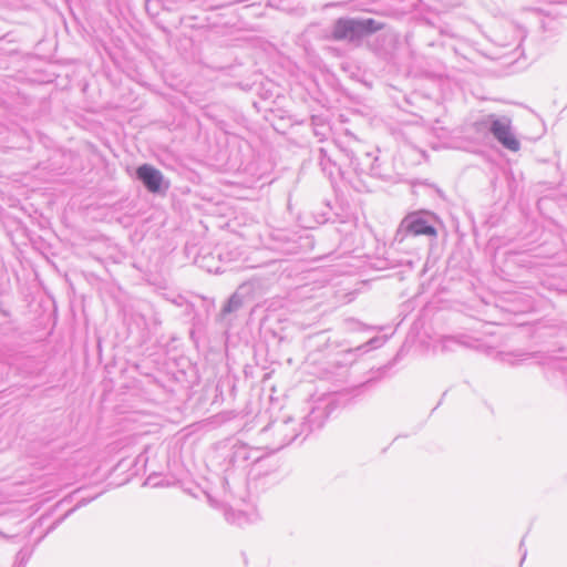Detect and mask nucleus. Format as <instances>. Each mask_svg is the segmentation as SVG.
Wrapping results in <instances>:
<instances>
[{"label":"nucleus","mask_w":567,"mask_h":567,"mask_svg":"<svg viewBox=\"0 0 567 567\" xmlns=\"http://www.w3.org/2000/svg\"><path fill=\"white\" fill-rule=\"evenodd\" d=\"M492 133L497 138L499 143L507 150L512 152H517L519 150V141L512 133L511 126L508 123L497 120L492 124Z\"/></svg>","instance_id":"1"},{"label":"nucleus","mask_w":567,"mask_h":567,"mask_svg":"<svg viewBox=\"0 0 567 567\" xmlns=\"http://www.w3.org/2000/svg\"><path fill=\"white\" fill-rule=\"evenodd\" d=\"M334 40H354L358 37V23L353 19H339L336 21L332 30Z\"/></svg>","instance_id":"2"},{"label":"nucleus","mask_w":567,"mask_h":567,"mask_svg":"<svg viewBox=\"0 0 567 567\" xmlns=\"http://www.w3.org/2000/svg\"><path fill=\"white\" fill-rule=\"evenodd\" d=\"M406 231L414 236H430L435 237L436 230L433 226L429 225L423 218L416 214H411L405 218Z\"/></svg>","instance_id":"3"},{"label":"nucleus","mask_w":567,"mask_h":567,"mask_svg":"<svg viewBox=\"0 0 567 567\" xmlns=\"http://www.w3.org/2000/svg\"><path fill=\"white\" fill-rule=\"evenodd\" d=\"M358 23V37L371 34L378 32L384 28V24L373 19L357 20Z\"/></svg>","instance_id":"4"},{"label":"nucleus","mask_w":567,"mask_h":567,"mask_svg":"<svg viewBox=\"0 0 567 567\" xmlns=\"http://www.w3.org/2000/svg\"><path fill=\"white\" fill-rule=\"evenodd\" d=\"M137 177L144 178V177H158V172L154 169L152 166L143 165L137 171Z\"/></svg>","instance_id":"5"},{"label":"nucleus","mask_w":567,"mask_h":567,"mask_svg":"<svg viewBox=\"0 0 567 567\" xmlns=\"http://www.w3.org/2000/svg\"><path fill=\"white\" fill-rule=\"evenodd\" d=\"M163 179H144L146 188L152 193H157L162 189Z\"/></svg>","instance_id":"6"}]
</instances>
